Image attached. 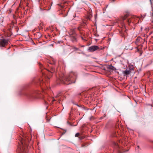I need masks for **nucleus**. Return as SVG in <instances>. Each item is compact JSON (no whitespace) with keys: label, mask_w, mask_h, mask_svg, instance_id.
<instances>
[{"label":"nucleus","mask_w":153,"mask_h":153,"mask_svg":"<svg viewBox=\"0 0 153 153\" xmlns=\"http://www.w3.org/2000/svg\"><path fill=\"white\" fill-rule=\"evenodd\" d=\"M49 78L48 77L45 75V74H43L42 79L39 80L37 83L39 84L40 86L41 85V84H44L45 81H46L45 83H48Z\"/></svg>","instance_id":"20e7f679"},{"label":"nucleus","mask_w":153,"mask_h":153,"mask_svg":"<svg viewBox=\"0 0 153 153\" xmlns=\"http://www.w3.org/2000/svg\"><path fill=\"white\" fill-rule=\"evenodd\" d=\"M81 38H82V40H84V41H86V39H84V38H83V37L82 36H81Z\"/></svg>","instance_id":"2eb2a0df"},{"label":"nucleus","mask_w":153,"mask_h":153,"mask_svg":"<svg viewBox=\"0 0 153 153\" xmlns=\"http://www.w3.org/2000/svg\"><path fill=\"white\" fill-rule=\"evenodd\" d=\"M76 105L78 106V107H80V106H79V105H78L76 104Z\"/></svg>","instance_id":"4be33fe9"},{"label":"nucleus","mask_w":153,"mask_h":153,"mask_svg":"<svg viewBox=\"0 0 153 153\" xmlns=\"http://www.w3.org/2000/svg\"><path fill=\"white\" fill-rule=\"evenodd\" d=\"M58 5L59 6H60L62 7H63L64 6V4L62 3L60 4H58Z\"/></svg>","instance_id":"f8f14e48"},{"label":"nucleus","mask_w":153,"mask_h":153,"mask_svg":"<svg viewBox=\"0 0 153 153\" xmlns=\"http://www.w3.org/2000/svg\"><path fill=\"white\" fill-rule=\"evenodd\" d=\"M145 16H144V17H143V18H144Z\"/></svg>","instance_id":"cd10ccee"},{"label":"nucleus","mask_w":153,"mask_h":153,"mask_svg":"<svg viewBox=\"0 0 153 153\" xmlns=\"http://www.w3.org/2000/svg\"><path fill=\"white\" fill-rule=\"evenodd\" d=\"M103 117H101L100 118V119H103Z\"/></svg>","instance_id":"412c9836"},{"label":"nucleus","mask_w":153,"mask_h":153,"mask_svg":"<svg viewBox=\"0 0 153 153\" xmlns=\"http://www.w3.org/2000/svg\"><path fill=\"white\" fill-rule=\"evenodd\" d=\"M55 71V70L54 69H52V71H51V73H53V72H54Z\"/></svg>","instance_id":"dca6fc26"},{"label":"nucleus","mask_w":153,"mask_h":153,"mask_svg":"<svg viewBox=\"0 0 153 153\" xmlns=\"http://www.w3.org/2000/svg\"><path fill=\"white\" fill-rule=\"evenodd\" d=\"M143 39L141 37H138L136 39L135 43L138 45H139V43L143 41Z\"/></svg>","instance_id":"9d476101"},{"label":"nucleus","mask_w":153,"mask_h":153,"mask_svg":"<svg viewBox=\"0 0 153 153\" xmlns=\"http://www.w3.org/2000/svg\"><path fill=\"white\" fill-rule=\"evenodd\" d=\"M79 134H80L79 133H77L75 134V136L76 137H78L79 136Z\"/></svg>","instance_id":"ddd939ff"},{"label":"nucleus","mask_w":153,"mask_h":153,"mask_svg":"<svg viewBox=\"0 0 153 153\" xmlns=\"http://www.w3.org/2000/svg\"><path fill=\"white\" fill-rule=\"evenodd\" d=\"M22 137H20L19 138L20 142H19V146L17 151L19 153H27L28 143L30 140L27 135H22Z\"/></svg>","instance_id":"f03ea898"},{"label":"nucleus","mask_w":153,"mask_h":153,"mask_svg":"<svg viewBox=\"0 0 153 153\" xmlns=\"http://www.w3.org/2000/svg\"><path fill=\"white\" fill-rule=\"evenodd\" d=\"M111 67H112V68H114V67L112 66H111Z\"/></svg>","instance_id":"bb28decb"},{"label":"nucleus","mask_w":153,"mask_h":153,"mask_svg":"<svg viewBox=\"0 0 153 153\" xmlns=\"http://www.w3.org/2000/svg\"><path fill=\"white\" fill-rule=\"evenodd\" d=\"M50 119H47L46 120H47V122H49L50 121Z\"/></svg>","instance_id":"f3484780"},{"label":"nucleus","mask_w":153,"mask_h":153,"mask_svg":"<svg viewBox=\"0 0 153 153\" xmlns=\"http://www.w3.org/2000/svg\"><path fill=\"white\" fill-rule=\"evenodd\" d=\"M102 49L101 47H99L98 46L94 45L89 47L88 48V51L90 52H94L97 50H100Z\"/></svg>","instance_id":"39448f33"},{"label":"nucleus","mask_w":153,"mask_h":153,"mask_svg":"<svg viewBox=\"0 0 153 153\" xmlns=\"http://www.w3.org/2000/svg\"><path fill=\"white\" fill-rule=\"evenodd\" d=\"M152 16H153V12H152Z\"/></svg>","instance_id":"a878e982"},{"label":"nucleus","mask_w":153,"mask_h":153,"mask_svg":"<svg viewBox=\"0 0 153 153\" xmlns=\"http://www.w3.org/2000/svg\"><path fill=\"white\" fill-rule=\"evenodd\" d=\"M76 50H77L78 49V48H75Z\"/></svg>","instance_id":"5701e85b"},{"label":"nucleus","mask_w":153,"mask_h":153,"mask_svg":"<svg viewBox=\"0 0 153 153\" xmlns=\"http://www.w3.org/2000/svg\"><path fill=\"white\" fill-rule=\"evenodd\" d=\"M106 116V114H104L103 117H105Z\"/></svg>","instance_id":"6ab92c4d"},{"label":"nucleus","mask_w":153,"mask_h":153,"mask_svg":"<svg viewBox=\"0 0 153 153\" xmlns=\"http://www.w3.org/2000/svg\"><path fill=\"white\" fill-rule=\"evenodd\" d=\"M76 76V73L73 72L70 73L68 75H65L63 74H59V77L57 81V83L58 84L62 83L68 85L74 83Z\"/></svg>","instance_id":"f257e3e1"},{"label":"nucleus","mask_w":153,"mask_h":153,"mask_svg":"<svg viewBox=\"0 0 153 153\" xmlns=\"http://www.w3.org/2000/svg\"><path fill=\"white\" fill-rule=\"evenodd\" d=\"M71 41L74 42L77 41V34L74 29H71L69 33Z\"/></svg>","instance_id":"7ed1b4c3"},{"label":"nucleus","mask_w":153,"mask_h":153,"mask_svg":"<svg viewBox=\"0 0 153 153\" xmlns=\"http://www.w3.org/2000/svg\"><path fill=\"white\" fill-rule=\"evenodd\" d=\"M127 22L128 24H129L131 22V20L130 19H128L127 20Z\"/></svg>","instance_id":"4468645a"},{"label":"nucleus","mask_w":153,"mask_h":153,"mask_svg":"<svg viewBox=\"0 0 153 153\" xmlns=\"http://www.w3.org/2000/svg\"><path fill=\"white\" fill-rule=\"evenodd\" d=\"M131 70L126 69V70L123 71V73L124 76H127L129 75L131 73Z\"/></svg>","instance_id":"0eeeda50"},{"label":"nucleus","mask_w":153,"mask_h":153,"mask_svg":"<svg viewBox=\"0 0 153 153\" xmlns=\"http://www.w3.org/2000/svg\"><path fill=\"white\" fill-rule=\"evenodd\" d=\"M28 4V3H26V4H27V5H26V6H27V4Z\"/></svg>","instance_id":"b1692460"},{"label":"nucleus","mask_w":153,"mask_h":153,"mask_svg":"<svg viewBox=\"0 0 153 153\" xmlns=\"http://www.w3.org/2000/svg\"><path fill=\"white\" fill-rule=\"evenodd\" d=\"M80 28H80V27H78V30H79V31H80Z\"/></svg>","instance_id":"a211bd4d"},{"label":"nucleus","mask_w":153,"mask_h":153,"mask_svg":"<svg viewBox=\"0 0 153 153\" xmlns=\"http://www.w3.org/2000/svg\"><path fill=\"white\" fill-rule=\"evenodd\" d=\"M114 145L115 147L117 149L118 151V153H122L121 152V149L119 147L118 144L117 143H114Z\"/></svg>","instance_id":"6e6552de"},{"label":"nucleus","mask_w":153,"mask_h":153,"mask_svg":"<svg viewBox=\"0 0 153 153\" xmlns=\"http://www.w3.org/2000/svg\"><path fill=\"white\" fill-rule=\"evenodd\" d=\"M39 93L38 91H34L32 92L30 94H29V96L30 97H35V94H37Z\"/></svg>","instance_id":"1a4fd4ad"},{"label":"nucleus","mask_w":153,"mask_h":153,"mask_svg":"<svg viewBox=\"0 0 153 153\" xmlns=\"http://www.w3.org/2000/svg\"><path fill=\"white\" fill-rule=\"evenodd\" d=\"M8 39H0V47H5L8 43Z\"/></svg>","instance_id":"423d86ee"},{"label":"nucleus","mask_w":153,"mask_h":153,"mask_svg":"<svg viewBox=\"0 0 153 153\" xmlns=\"http://www.w3.org/2000/svg\"><path fill=\"white\" fill-rule=\"evenodd\" d=\"M22 1H21V2H20V6L21 4V3H22Z\"/></svg>","instance_id":"aec40b11"},{"label":"nucleus","mask_w":153,"mask_h":153,"mask_svg":"<svg viewBox=\"0 0 153 153\" xmlns=\"http://www.w3.org/2000/svg\"><path fill=\"white\" fill-rule=\"evenodd\" d=\"M150 2H151V3H152V1H151V0H150Z\"/></svg>","instance_id":"393cba45"},{"label":"nucleus","mask_w":153,"mask_h":153,"mask_svg":"<svg viewBox=\"0 0 153 153\" xmlns=\"http://www.w3.org/2000/svg\"><path fill=\"white\" fill-rule=\"evenodd\" d=\"M129 15V14L128 13H127L124 16H123L122 17V19L123 21L122 22H121V23H122L123 24V21L128 17Z\"/></svg>","instance_id":"9b49d317"}]
</instances>
